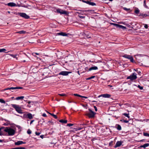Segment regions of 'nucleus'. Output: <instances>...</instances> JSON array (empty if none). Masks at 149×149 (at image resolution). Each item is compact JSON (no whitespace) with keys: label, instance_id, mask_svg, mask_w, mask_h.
<instances>
[{"label":"nucleus","instance_id":"1","mask_svg":"<svg viewBox=\"0 0 149 149\" xmlns=\"http://www.w3.org/2000/svg\"><path fill=\"white\" fill-rule=\"evenodd\" d=\"M11 106L15 109L16 111L18 113L21 114L23 113L22 108L19 105L15 104H11Z\"/></svg>","mask_w":149,"mask_h":149},{"label":"nucleus","instance_id":"2","mask_svg":"<svg viewBox=\"0 0 149 149\" xmlns=\"http://www.w3.org/2000/svg\"><path fill=\"white\" fill-rule=\"evenodd\" d=\"M4 131L8 133L9 136H12L15 134V131L12 128H10L8 127H6L4 130Z\"/></svg>","mask_w":149,"mask_h":149},{"label":"nucleus","instance_id":"3","mask_svg":"<svg viewBox=\"0 0 149 149\" xmlns=\"http://www.w3.org/2000/svg\"><path fill=\"white\" fill-rule=\"evenodd\" d=\"M137 78L136 74V73H133L130 76L128 77L127 79H130L131 81H133L136 79Z\"/></svg>","mask_w":149,"mask_h":149},{"label":"nucleus","instance_id":"4","mask_svg":"<svg viewBox=\"0 0 149 149\" xmlns=\"http://www.w3.org/2000/svg\"><path fill=\"white\" fill-rule=\"evenodd\" d=\"M89 110L90 112L89 113H86L85 114V115L88 116L89 118H93L95 115V113L94 112L92 111L91 109H89Z\"/></svg>","mask_w":149,"mask_h":149},{"label":"nucleus","instance_id":"5","mask_svg":"<svg viewBox=\"0 0 149 149\" xmlns=\"http://www.w3.org/2000/svg\"><path fill=\"white\" fill-rule=\"evenodd\" d=\"M123 57L129 59L130 60V61L132 62H134V59L132 56L131 55H128L127 54H125L123 56Z\"/></svg>","mask_w":149,"mask_h":149},{"label":"nucleus","instance_id":"6","mask_svg":"<svg viewBox=\"0 0 149 149\" xmlns=\"http://www.w3.org/2000/svg\"><path fill=\"white\" fill-rule=\"evenodd\" d=\"M19 15L21 17L24 18L26 19H28L29 18V16L27 15L25 13H18Z\"/></svg>","mask_w":149,"mask_h":149},{"label":"nucleus","instance_id":"7","mask_svg":"<svg viewBox=\"0 0 149 149\" xmlns=\"http://www.w3.org/2000/svg\"><path fill=\"white\" fill-rule=\"evenodd\" d=\"M56 11L58 13H59L61 14L68 15V13L67 11L60 9H57L56 10Z\"/></svg>","mask_w":149,"mask_h":149},{"label":"nucleus","instance_id":"8","mask_svg":"<svg viewBox=\"0 0 149 149\" xmlns=\"http://www.w3.org/2000/svg\"><path fill=\"white\" fill-rule=\"evenodd\" d=\"M71 72L68 71H63L60 72L59 74V75H61L63 76H67L68 75L69 73H71Z\"/></svg>","mask_w":149,"mask_h":149},{"label":"nucleus","instance_id":"9","mask_svg":"<svg viewBox=\"0 0 149 149\" xmlns=\"http://www.w3.org/2000/svg\"><path fill=\"white\" fill-rule=\"evenodd\" d=\"M113 24L114 25L118 27H119L120 28L123 29V30L126 29V27L123 26L122 25H119V24H115V23H113Z\"/></svg>","mask_w":149,"mask_h":149},{"label":"nucleus","instance_id":"10","mask_svg":"<svg viewBox=\"0 0 149 149\" xmlns=\"http://www.w3.org/2000/svg\"><path fill=\"white\" fill-rule=\"evenodd\" d=\"M23 88L22 87H10V88H7L4 89L3 90V91H5L6 90H14V89H22Z\"/></svg>","mask_w":149,"mask_h":149},{"label":"nucleus","instance_id":"11","mask_svg":"<svg viewBox=\"0 0 149 149\" xmlns=\"http://www.w3.org/2000/svg\"><path fill=\"white\" fill-rule=\"evenodd\" d=\"M123 143V142L121 141H118L117 142L114 146V148H116L117 147H119Z\"/></svg>","mask_w":149,"mask_h":149},{"label":"nucleus","instance_id":"12","mask_svg":"<svg viewBox=\"0 0 149 149\" xmlns=\"http://www.w3.org/2000/svg\"><path fill=\"white\" fill-rule=\"evenodd\" d=\"M85 12H86L87 14L89 15H91L92 14H93L94 13V10H87L84 11Z\"/></svg>","mask_w":149,"mask_h":149},{"label":"nucleus","instance_id":"13","mask_svg":"<svg viewBox=\"0 0 149 149\" xmlns=\"http://www.w3.org/2000/svg\"><path fill=\"white\" fill-rule=\"evenodd\" d=\"M101 96L105 98H109L111 96V95H110L108 94H105L100 95L99 97Z\"/></svg>","mask_w":149,"mask_h":149},{"label":"nucleus","instance_id":"14","mask_svg":"<svg viewBox=\"0 0 149 149\" xmlns=\"http://www.w3.org/2000/svg\"><path fill=\"white\" fill-rule=\"evenodd\" d=\"M26 143L25 142H23L22 141H19L15 143V145H19L21 144H25Z\"/></svg>","mask_w":149,"mask_h":149},{"label":"nucleus","instance_id":"15","mask_svg":"<svg viewBox=\"0 0 149 149\" xmlns=\"http://www.w3.org/2000/svg\"><path fill=\"white\" fill-rule=\"evenodd\" d=\"M7 5L8 6H10V7H13L15 6H16V4L13 2H10L9 3H8L7 4Z\"/></svg>","mask_w":149,"mask_h":149},{"label":"nucleus","instance_id":"16","mask_svg":"<svg viewBox=\"0 0 149 149\" xmlns=\"http://www.w3.org/2000/svg\"><path fill=\"white\" fill-rule=\"evenodd\" d=\"M27 118H29L30 119H32L33 118V116L32 114L31 113H29L27 115Z\"/></svg>","mask_w":149,"mask_h":149},{"label":"nucleus","instance_id":"17","mask_svg":"<svg viewBox=\"0 0 149 149\" xmlns=\"http://www.w3.org/2000/svg\"><path fill=\"white\" fill-rule=\"evenodd\" d=\"M149 146V144L148 143H147L144 144L143 145H141L140 146V148H145L146 147H147Z\"/></svg>","mask_w":149,"mask_h":149},{"label":"nucleus","instance_id":"18","mask_svg":"<svg viewBox=\"0 0 149 149\" xmlns=\"http://www.w3.org/2000/svg\"><path fill=\"white\" fill-rule=\"evenodd\" d=\"M98 69V68L96 66H93L90 68L89 69V71H91L93 70H96Z\"/></svg>","mask_w":149,"mask_h":149},{"label":"nucleus","instance_id":"19","mask_svg":"<svg viewBox=\"0 0 149 149\" xmlns=\"http://www.w3.org/2000/svg\"><path fill=\"white\" fill-rule=\"evenodd\" d=\"M58 35H61L63 36H67V35L65 33L63 32H60L58 33L57 34Z\"/></svg>","mask_w":149,"mask_h":149},{"label":"nucleus","instance_id":"20","mask_svg":"<svg viewBox=\"0 0 149 149\" xmlns=\"http://www.w3.org/2000/svg\"><path fill=\"white\" fill-rule=\"evenodd\" d=\"M59 122L63 123H67V120H64L63 119H61L59 120Z\"/></svg>","mask_w":149,"mask_h":149},{"label":"nucleus","instance_id":"21","mask_svg":"<svg viewBox=\"0 0 149 149\" xmlns=\"http://www.w3.org/2000/svg\"><path fill=\"white\" fill-rule=\"evenodd\" d=\"M139 16H141L142 17H141V18H143L144 17H146L148 16V15L146 14H140L139 15Z\"/></svg>","mask_w":149,"mask_h":149},{"label":"nucleus","instance_id":"22","mask_svg":"<svg viewBox=\"0 0 149 149\" xmlns=\"http://www.w3.org/2000/svg\"><path fill=\"white\" fill-rule=\"evenodd\" d=\"M24 98V97L23 96H21L20 97H17L16 98V100H22Z\"/></svg>","mask_w":149,"mask_h":149},{"label":"nucleus","instance_id":"23","mask_svg":"<svg viewBox=\"0 0 149 149\" xmlns=\"http://www.w3.org/2000/svg\"><path fill=\"white\" fill-rule=\"evenodd\" d=\"M16 33H19L20 34L25 33H26V31H21L18 32H17Z\"/></svg>","mask_w":149,"mask_h":149},{"label":"nucleus","instance_id":"24","mask_svg":"<svg viewBox=\"0 0 149 149\" xmlns=\"http://www.w3.org/2000/svg\"><path fill=\"white\" fill-rule=\"evenodd\" d=\"M47 112L48 113H49L50 115L52 116L54 118H55L56 119H57V117L56 115H54L53 114H52V113H49L48 112V111H47Z\"/></svg>","mask_w":149,"mask_h":149},{"label":"nucleus","instance_id":"25","mask_svg":"<svg viewBox=\"0 0 149 149\" xmlns=\"http://www.w3.org/2000/svg\"><path fill=\"white\" fill-rule=\"evenodd\" d=\"M10 55L14 58H16L17 60V58L16 57L17 56V54L13 55L12 54H10Z\"/></svg>","mask_w":149,"mask_h":149},{"label":"nucleus","instance_id":"26","mask_svg":"<svg viewBox=\"0 0 149 149\" xmlns=\"http://www.w3.org/2000/svg\"><path fill=\"white\" fill-rule=\"evenodd\" d=\"M123 9L127 11H130V12H131V10H130V8H126L125 7H124L123 8Z\"/></svg>","mask_w":149,"mask_h":149},{"label":"nucleus","instance_id":"27","mask_svg":"<svg viewBox=\"0 0 149 149\" xmlns=\"http://www.w3.org/2000/svg\"><path fill=\"white\" fill-rule=\"evenodd\" d=\"M123 115L127 117L128 118H130V116H129V113H123Z\"/></svg>","mask_w":149,"mask_h":149},{"label":"nucleus","instance_id":"28","mask_svg":"<svg viewBox=\"0 0 149 149\" xmlns=\"http://www.w3.org/2000/svg\"><path fill=\"white\" fill-rule=\"evenodd\" d=\"M120 121L122 122L125 123H127L129 122L128 120H125L124 119L121 120H120Z\"/></svg>","mask_w":149,"mask_h":149},{"label":"nucleus","instance_id":"29","mask_svg":"<svg viewBox=\"0 0 149 149\" xmlns=\"http://www.w3.org/2000/svg\"><path fill=\"white\" fill-rule=\"evenodd\" d=\"M0 102L2 103L5 104V101L2 99H0Z\"/></svg>","mask_w":149,"mask_h":149},{"label":"nucleus","instance_id":"30","mask_svg":"<svg viewBox=\"0 0 149 149\" xmlns=\"http://www.w3.org/2000/svg\"><path fill=\"white\" fill-rule=\"evenodd\" d=\"M117 129L119 130H121V127L120 125H118Z\"/></svg>","mask_w":149,"mask_h":149},{"label":"nucleus","instance_id":"31","mask_svg":"<svg viewBox=\"0 0 149 149\" xmlns=\"http://www.w3.org/2000/svg\"><path fill=\"white\" fill-rule=\"evenodd\" d=\"M143 134L145 136H149V134H148L147 133L143 132Z\"/></svg>","mask_w":149,"mask_h":149},{"label":"nucleus","instance_id":"32","mask_svg":"<svg viewBox=\"0 0 149 149\" xmlns=\"http://www.w3.org/2000/svg\"><path fill=\"white\" fill-rule=\"evenodd\" d=\"M134 12L136 14H138L139 12V10L138 9L135 10Z\"/></svg>","mask_w":149,"mask_h":149},{"label":"nucleus","instance_id":"33","mask_svg":"<svg viewBox=\"0 0 149 149\" xmlns=\"http://www.w3.org/2000/svg\"><path fill=\"white\" fill-rule=\"evenodd\" d=\"M6 50L5 49H0V52H5Z\"/></svg>","mask_w":149,"mask_h":149},{"label":"nucleus","instance_id":"34","mask_svg":"<svg viewBox=\"0 0 149 149\" xmlns=\"http://www.w3.org/2000/svg\"><path fill=\"white\" fill-rule=\"evenodd\" d=\"M73 95L74 96L79 97H81V95H80L79 94H73Z\"/></svg>","mask_w":149,"mask_h":149},{"label":"nucleus","instance_id":"35","mask_svg":"<svg viewBox=\"0 0 149 149\" xmlns=\"http://www.w3.org/2000/svg\"><path fill=\"white\" fill-rule=\"evenodd\" d=\"M143 5L146 8H147V6L146 5V1L144 0L143 2Z\"/></svg>","mask_w":149,"mask_h":149},{"label":"nucleus","instance_id":"36","mask_svg":"<svg viewBox=\"0 0 149 149\" xmlns=\"http://www.w3.org/2000/svg\"><path fill=\"white\" fill-rule=\"evenodd\" d=\"M137 87L140 90H142L143 89V86H141L140 85H138Z\"/></svg>","mask_w":149,"mask_h":149},{"label":"nucleus","instance_id":"37","mask_svg":"<svg viewBox=\"0 0 149 149\" xmlns=\"http://www.w3.org/2000/svg\"><path fill=\"white\" fill-rule=\"evenodd\" d=\"M89 5L92 6H95V5L96 4L94 3L90 2Z\"/></svg>","mask_w":149,"mask_h":149},{"label":"nucleus","instance_id":"38","mask_svg":"<svg viewBox=\"0 0 149 149\" xmlns=\"http://www.w3.org/2000/svg\"><path fill=\"white\" fill-rule=\"evenodd\" d=\"M58 95H59L61 96H66V95L65 94H58Z\"/></svg>","mask_w":149,"mask_h":149},{"label":"nucleus","instance_id":"39","mask_svg":"<svg viewBox=\"0 0 149 149\" xmlns=\"http://www.w3.org/2000/svg\"><path fill=\"white\" fill-rule=\"evenodd\" d=\"M27 133L28 134H31V132L30 130L29 129L27 131Z\"/></svg>","mask_w":149,"mask_h":149},{"label":"nucleus","instance_id":"40","mask_svg":"<svg viewBox=\"0 0 149 149\" xmlns=\"http://www.w3.org/2000/svg\"><path fill=\"white\" fill-rule=\"evenodd\" d=\"M73 124H71V123H69L67 125V126L69 127H70L71 126H73Z\"/></svg>","mask_w":149,"mask_h":149},{"label":"nucleus","instance_id":"41","mask_svg":"<svg viewBox=\"0 0 149 149\" xmlns=\"http://www.w3.org/2000/svg\"><path fill=\"white\" fill-rule=\"evenodd\" d=\"M16 149H25V148L24 147H18V148H16Z\"/></svg>","mask_w":149,"mask_h":149},{"label":"nucleus","instance_id":"42","mask_svg":"<svg viewBox=\"0 0 149 149\" xmlns=\"http://www.w3.org/2000/svg\"><path fill=\"white\" fill-rule=\"evenodd\" d=\"M35 134H36V135H37V136H39L40 135V133L39 132H36L35 133Z\"/></svg>","mask_w":149,"mask_h":149},{"label":"nucleus","instance_id":"43","mask_svg":"<svg viewBox=\"0 0 149 149\" xmlns=\"http://www.w3.org/2000/svg\"><path fill=\"white\" fill-rule=\"evenodd\" d=\"M83 2L86 3L88 4L89 5L90 4V2H89V1H83Z\"/></svg>","mask_w":149,"mask_h":149},{"label":"nucleus","instance_id":"44","mask_svg":"<svg viewBox=\"0 0 149 149\" xmlns=\"http://www.w3.org/2000/svg\"><path fill=\"white\" fill-rule=\"evenodd\" d=\"M148 26L147 24H145V25H144V27L146 29H147L148 28Z\"/></svg>","mask_w":149,"mask_h":149},{"label":"nucleus","instance_id":"45","mask_svg":"<svg viewBox=\"0 0 149 149\" xmlns=\"http://www.w3.org/2000/svg\"><path fill=\"white\" fill-rule=\"evenodd\" d=\"M42 116L44 117H47V115L45 113H44L42 114Z\"/></svg>","mask_w":149,"mask_h":149},{"label":"nucleus","instance_id":"46","mask_svg":"<svg viewBox=\"0 0 149 149\" xmlns=\"http://www.w3.org/2000/svg\"><path fill=\"white\" fill-rule=\"evenodd\" d=\"M94 107L95 109V111H97V109L96 107L95 106H94Z\"/></svg>","mask_w":149,"mask_h":149},{"label":"nucleus","instance_id":"47","mask_svg":"<svg viewBox=\"0 0 149 149\" xmlns=\"http://www.w3.org/2000/svg\"><path fill=\"white\" fill-rule=\"evenodd\" d=\"M34 121V120H33L31 121L30 124L31 125V124Z\"/></svg>","mask_w":149,"mask_h":149},{"label":"nucleus","instance_id":"48","mask_svg":"<svg viewBox=\"0 0 149 149\" xmlns=\"http://www.w3.org/2000/svg\"><path fill=\"white\" fill-rule=\"evenodd\" d=\"M81 97L84 98H86V99H87L88 98L87 97H86V96H81Z\"/></svg>","mask_w":149,"mask_h":149},{"label":"nucleus","instance_id":"49","mask_svg":"<svg viewBox=\"0 0 149 149\" xmlns=\"http://www.w3.org/2000/svg\"><path fill=\"white\" fill-rule=\"evenodd\" d=\"M79 17L80 18H84V17L81 16V15H79Z\"/></svg>","mask_w":149,"mask_h":149},{"label":"nucleus","instance_id":"50","mask_svg":"<svg viewBox=\"0 0 149 149\" xmlns=\"http://www.w3.org/2000/svg\"><path fill=\"white\" fill-rule=\"evenodd\" d=\"M95 76H91V79H93V78H94L95 77Z\"/></svg>","mask_w":149,"mask_h":149},{"label":"nucleus","instance_id":"51","mask_svg":"<svg viewBox=\"0 0 149 149\" xmlns=\"http://www.w3.org/2000/svg\"><path fill=\"white\" fill-rule=\"evenodd\" d=\"M2 128H0V135H2V134L1 133V130L2 129Z\"/></svg>","mask_w":149,"mask_h":149},{"label":"nucleus","instance_id":"52","mask_svg":"<svg viewBox=\"0 0 149 149\" xmlns=\"http://www.w3.org/2000/svg\"><path fill=\"white\" fill-rule=\"evenodd\" d=\"M90 79H91V77H89L87 78L86 79V80H90Z\"/></svg>","mask_w":149,"mask_h":149},{"label":"nucleus","instance_id":"53","mask_svg":"<svg viewBox=\"0 0 149 149\" xmlns=\"http://www.w3.org/2000/svg\"><path fill=\"white\" fill-rule=\"evenodd\" d=\"M40 137L42 139V138H43V135H41V136H40Z\"/></svg>","mask_w":149,"mask_h":149},{"label":"nucleus","instance_id":"54","mask_svg":"<svg viewBox=\"0 0 149 149\" xmlns=\"http://www.w3.org/2000/svg\"><path fill=\"white\" fill-rule=\"evenodd\" d=\"M3 140L0 139V142H2Z\"/></svg>","mask_w":149,"mask_h":149},{"label":"nucleus","instance_id":"55","mask_svg":"<svg viewBox=\"0 0 149 149\" xmlns=\"http://www.w3.org/2000/svg\"><path fill=\"white\" fill-rule=\"evenodd\" d=\"M81 129V128H78V130H80Z\"/></svg>","mask_w":149,"mask_h":149},{"label":"nucleus","instance_id":"56","mask_svg":"<svg viewBox=\"0 0 149 149\" xmlns=\"http://www.w3.org/2000/svg\"><path fill=\"white\" fill-rule=\"evenodd\" d=\"M35 54H36L37 55H39V54L38 53H35Z\"/></svg>","mask_w":149,"mask_h":149},{"label":"nucleus","instance_id":"57","mask_svg":"<svg viewBox=\"0 0 149 149\" xmlns=\"http://www.w3.org/2000/svg\"><path fill=\"white\" fill-rule=\"evenodd\" d=\"M7 12L8 13H10V12L9 11H8Z\"/></svg>","mask_w":149,"mask_h":149},{"label":"nucleus","instance_id":"58","mask_svg":"<svg viewBox=\"0 0 149 149\" xmlns=\"http://www.w3.org/2000/svg\"><path fill=\"white\" fill-rule=\"evenodd\" d=\"M11 149H16V148H11Z\"/></svg>","mask_w":149,"mask_h":149},{"label":"nucleus","instance_id":"59","mask_svg":"<svg viewBox=\"0 0 149 149\" xmlns=\"http://www.w3.org/2000/svg\"><path fill=\"white\" fill-rule=\"evenodd\" d=\"M68 102L69 103H71V102H71V101H69Z\"/></svg>","mask_w":149,"mask_h":149},{"label":"nucleus","instance_id":"60","mask_svg":"<svg viewBox=\"0 0 149 149\" xmlns=\"http://www.w3.org/2000/svg\"><path fill=\"white\" fill-rule=\"evenodd\" d=\"M92 102H96V101H92Z\"/></svg>","mask_w":149,"mask_h":149},{"label":"nucleus","instance_id":"61","mask_svg":"<svg viewBox=\"0 0 149 149\" xmlns=\"http://www.w3.org/2000/svg\"><path fill=\"white\" fill-rule=\"evenodd\" d=\"M94 139H91V141H94Z\"/></svg>","mask_w":149,"mask_h":149},{"label":"nucleus","instance_id":"62","mask_svg":"<svg viewBox=\"0 0 149 149\" xmlns=\"http://www.w3.org/2000/svg\"><path fill=\"white\" fill-rule=\"evenodd\" d=\"M143 140H141L140 141V142L142 141Z\"/></svg>","mask_w":149,"mask_h":149},{"label":"nucleus","instance_id":"63","mask_svg":"<svg viewBox=\"0 0 149 149\" xmlns=\"http://www.w3.org/2000/svg\"><path fill=\"white\" fill-rule=\"evenodd\" d=\"M78 73L79 74V71H78Z\"/></svg>","mask_w":149,"mask_h":149},{"label":"nucleus","instance_id":"64","mask_svg":"<svg viewBox=\"0 0 149 149\" xmlns=\"http://www.w3.org/2000/svg\"><path fill=\"white\" fill-rule=\"evenodd\" d=\"M25 61H26L25 60L23 61V62H25Z\"/></svg>","mask_w":149,"mask_h":149}]
</instances>
